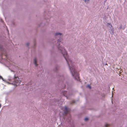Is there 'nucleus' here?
<instances>
[{
	"instance_id": "obj_9",
	"label": "nucleus",
	"mask_w": 127,
	"mask_h": 127,
	"mask_svg": "<svg viewBox=\"0 0 127 127\" xmlns=\"http://www.w3.org/2000/svg\"><path fill=\"white\" fill-rule=\"evenodd\" d=\"M0 79H1L3 80V81L4 82H6L5 80H4L2 77L0 75Z\"/></svg>"
},
{
	"instance_id": "obj_5",
	"label": "nucleus",
	"mask_w": 127,
	"mask_h": 127,
	"mask_svg": "<svg viewBox=\"0 0 127 127\" xmlns=\"http://www.w3.org/2000/svg\"><path fill=\"white\" fill-rule=\"evenodd\" d=\"M67 93H67L65 91H64L62 92V94L65 97H66V98L68 99V96H70V95H71V94H70L69 93V94H67Z\"/></svg>"
},
{
	"instance_id": "obj_4",
	"label": "nucleus",
	"mask_w": 127,
	"mask_h": 127,
	"mask_svg": "<svg viewBox=\"0 0 127 127\" xmlns=\"http://www.w3.org/2000/svg\"><path fill=\"white\" fill-rule=\"evenodd\" d=\"M62 109L64 111V114L66 115L68 112V110L66 106H64L62 108Z\"/></svg>"
},
{
	"instance_id": "obj_8",
	"label": "nucleus",
	"mask_w": 127,
	"mask_h": 127,
	"mask_svg": "<svg viewBox=\"0 0 127 127\" xmlns=\"http://www.w3.org/2000/svg\"><path fill=\"white\" fill-rule=\"evenodd\" d=\"M71 119V118L70 115H69L68 117L67 118V119L68 120V121H70Z\"/></svg>"
},
{
	"instance_id": "obj_7",
	"label": "nucleus",
	"mask_w": 127,
	"mask_h": 127,
	"mask_svg": "<svg viewBox=\"0 0 127 127\" xmlns=\"http://www.w3.org/2000/svg\"><path fill=\"white\" fill-rule=\"evenodd\" d=\"M85 2L86 4L88 3L90 0H83Z\"/></svg>"
},
{
	"instance_id": "obj_13",
	"label": "nucleus",
	"mask_w": 127,
	"mask_h": 127,
	"mask_svg": "<svg viewBox=\"0 0 127 127\" xmlns=\"http://www.w3.org/2000/svg\"><path fill=\"white\" fill-rule=\"evenodd\" d=\"M64 78V77L63 76H60V79H62Z\"/></svg>"
},
{
	"instance_id": "obj_6",
	"label": "nucleus",
	"mask_w": 127,
	"mask_h": 127,
	"mask_svg": "<svg viewBox=\"0 0 127 127\" xmlns=\"http://www.w3.org/2000/svg\"><path fill=\"white\" fill-rule=\"evenodd\" d=\"M34 63L36 66H37L38 64H37V59L36 58H35L34 59Z\"/></svg>"
},
{
	"instance_id": "obj_2",
	"label": "nucleus",
	"mask_w": 127,
	"mask_h": 127,
	"mask_svg": "<svg viewBox=\"0 0 127 127\" xmlns=\"http://www.w3.org/2000/svg\"><path fill=\"white\" fill-rule=\"evenodd\" d=\"M21 78L18 77H15L14 79V84H16L17 86L19 85L21 82Z\"/></svg>"
},
{
	"instance_id": "obj_10",
	"label": "nucleus",
	"mask_w": 127,
	"mask_h": 127,
	"mask_svg": "<svg viewBox=\"0 0 127 127\" xmlns=\"http://www.w3.org/2000/svg\"><path fill=\"white\" fill-rule=\"evenodd\" d=\"M87 87L89 88L90 89H91V86L89 85H88L87 86Z\"/></svg>"
},
{
	"instance_id": "obj_1",
	"label": "nucleus",
	"mask_w": 127,
	"mask_h": 127,
	"mask_svg": "<svg viewBox=\"0 0 127 127\" xmlns=\"http://www.w3.org/2000/svg\"><path fill=\"white\" fill-rule=\"evenodd\" d=\"M62 33L58 32L55 33L54 35L55 37L59 38V39H58L57 41V52L58 53L61 54L63 56L68 64L72 76L75 80L78 81L79 80L78 73L75 69L74 63L72 62L71 59L68 57L64 47L60 45V43L61 42L62 39L61 38L62 36Z\"/></svg>"
},
{
	"instance_id": "obj_11",
	"label": "nucleus",
	"mask_w": 127,
	"mask_h": 127,
	"mask_svg": "<svg viewBox=\"0 0 127 127\" xmlns=\"http://www.w3.org/2000/svg\"><path fill=\"white\" fill-rule=\"evenodd\" d=\"M0 48L1 50H3V46H0Z\"/></svg>"
},
{
	"instance_id": "obj_18",
	"label": "nucleus",
	"mask_w": 127,
	"mask_h": 127,
	"mask_svg": "<svg viewBox=\"0 0 127 127\" xmlns=\"http://www.w3.org/2000/svg\"><path fill=\"white\" fill-rule=\"evenodd\" d=\"M74 102H75V101H74L73 102V103H74Z\"/></svg>"
},
{
	"instance_id": "obj_12",
	"label": "nucleus",
	"mask_w": 127,
	"mask_h": 127,
	"mask_svg": "<svg viewBox=\"0 0 127 127\" xmlns=\"http://www.w3.org/2000/svg\"><path fill=\"white\" fill-rule=\"evenodd\" d=\"M88 120V118H86L85 119V121H87Z\"/></svg>"
},
{
	"instance_id": "obj_17",
	"label": "nucleus",
	"mask_w": 127,
	"mask_h": 127,
	"mask_svg": "<svg viewBox=\"0 0 127 127\" xmlns=\"http://www.w3.org/2000/svg\"><path fill=\"white\" fill-rule=\"evenodd\" d=\"M106 1H107V0H105L104 2H105Z\"/></svg>"
},
{
	"instance_id": "obj_14",
	"label": "nucleus",
	"mask_w": 127,
	"mask_h": 127,
	"mask_svg": "<svg viewBox=\"0 0 127 127\" xmlns=\"http://www.w3.org/2000/svg\"><path fill=\"white\" fill-rule=\"evenodd\" d=\"M108 126V124H106L105 125V127H107Z\"/></svg>"
},
{
	"instance_id": "obj_16",
	"label": "nucleus",
	"mask_w": 127,
	"mask_h": 127,
	"mask_svg": "<svg viewBox=\"0 0 127 127\" xmlns=\"http://www.w3.org/2000/svg\"><path fill=\"white\" fill-rule=\"evenodd\" d=\"M8 80L9 81H10L11 79H8Z\"/></svg>"
},
{
	"instance_id": "obj_15",
	"label": "nucleus",
	"mask_w": 127,
	"mask_h": 127,
	"mask_svg": "<svg viewBox=\"0 0 127 127\" xmlns=\"http://www.w3.org/2000/svg\"><path fill=\"white\" fill-rule=\"evenodd\" d=\"M29 45V43H28L26 44V45L27 46H28Z\"/></svg>"
},
{
	"instance_id": "obj_19",
	"label": "nucleus",
	"mask_w": 127,
	"mask_h": 127,
	"mask_svg": "<svg viewBox=\"0 0 127 127\" xmlns=\"http://www.w3.org/2000/svg\"><path fill=\"white\" fill-rule=\"evenodd\" d=\"M1 104H0V108L1 107Z\"/></svg>"
},
{
	"instance_id": "obj_3",
	"label": "nucleus",
	"mask_w": 127,
	"mask_h": 127,
	"mask_svg": "<svg viewBox=\"0 0 127 127\" xmlns=\"http://www.w3.org/2000/svg\"><path fill=\"white\" fill-rule=\"evenodd\" d=\"M107 26L109 28H110L109 29L110 30V33L111 35H113L114 33L113 28V27L111 24L107 23Z\"/></svg>"
},
{
	"instance_id": "obj_20",
	"label": "nucleus",
	"mask_w": 127,
	"mask_h": 127,
	"mask_svg": "<svg viewBox=\"0 0 127 127\" xmlns=\"http://www.w3.org/2000/svg\"><path fill=\"white\" fill-rule=\"evenodd\" d=\"M125 0V1H126V0Z\"/></svg>"
}]
</instances>
